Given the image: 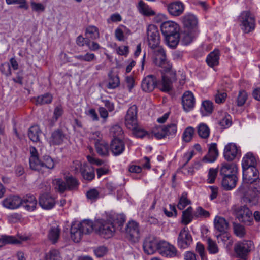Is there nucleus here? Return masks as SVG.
Masks as SVG:
<instances>
[{"label":"nucleus","instance_id":"4468645a","mask_svg":"<svg viewBox=\"0 0 260 260\" xmlns=\"http://www.w3.org/2000/svg\"><path fill=\"white\" fill-rule=\"evenodd\" d=\"M241 154L240 147L234 143H229L226 144L224 149L223 156L228 161H232Z\"/></svg>","mask_w":260,"mask_h":260},{"label":"nucleus","instance_id":"49530a36","mask_svg":"<svg viewBox=\"0 0 260 260\" xmlns=\"http://www.w3.org/2000/svg\"><path fill=\"white\" fill-rule=\"evenodd\" d=\"M109 82L107 85L108 89H115L120 85V80L117 75H114L112 72L108 74Z\"/></svg>","mask_w":260,"mask_h":260},{"label":"nucleus","instance_id":"2eb2a0df","mask_svg":"<svg viewBox=\"0 0 260 260\" xmlns=\"http://www.w3.org/2000/svg\"><path fill=\"white\" fill-rule=\"evenodd\" d=\"M143 247L146 254H153L156 251H159V241L154 237H148L144 241Z\"/></svg>","mask_w":260,"mask_h":260},{"label":"nucleus","instance_id":"39448f33","mask_svg":"<svg viewBox=\"0 0 260 260\" xmlns=\"http://www.w3.org/2000/svg\"><path fill=\"white\" fill-rule=\"evenodd\" d=\"M241 29L244 33L253 31L255 27V19L254 15L249 11L242 12L238 17Z\"/></svg>","mask_w":260,"mask_h":260},{"label":"nucleus","instance_id":"393cba45","mask_svg":"<svg viewBox=\"0 0 260 260\" xmlns=\"http://www.w3.org/2000/svg\"><path fill=\"white\" fill-rule=\"evenodd\" d=\"M21 200V205L27 210L32 211L36 209L37 205V201L33 195H26Z\"/></svg>","mask_w":260,"mask_h":260},{"label":"nucleus","instance_id":"f8f14e48","mask_svg":"<svg viewBox=\"0 0 260 260\" xmlns=\"http://www.w3.org/2000/svg\"><path fill=\"white\" fill-rule=\"evenodd\" d=\"M243 169L242 183L254 184L259 178V172L256 167Z\"/></svg>","mask_w":260,"mask_h":260},{"label":"nucleus","instance_id":"c85d7f7f","mask_svg":"<svg viewBox=\"0 0 260 260\" xmlns=\"http://www.w3.org/2000/svg\"><path fill=\"white\" fill-rule=\"evenodd\" d=\"M65 138V135L60 129H56L52 133L49 138L50 145H60L62 143Z\"/></svg>","mask_w":260,"mask_h":260},{"label":"nucleus","instance_id":"ddd939ff","mask_svg":"<svg viewBox=\"0 0 260 260\" xmlns=\"http://www.w3.org/2000/svg\"><path fill=\"white\" fill-rule=\"evenodd\" d=\"M192 239L187 227H184L180 232L177 239L178 246L181 249L187 248L191 243Z\"/></svg>","mask_w":260,"mask_h":260},{"label":"nucleus","instance_id":"b1692460","mask_svg":"<svg viewBox=\"0 0 260 260\" xmlns=\"http://www.w3.org/2000/svg\"><path fill=\"white\" fill-rule=\"evenodd\" d=\"M28 238L26 236H20L18 239L14 236H1L0 237V248L7 244H19L22 241H26Z\"/></svg>","mask_w":260,"mask_h":260},{"label":"nucleus","instance_id":"69168bd1","mask_svg":"<svg viewBox=\"0 0 260 260\" xmlns=\"http://www.w3.org/2000/svg\"><path fill=\"white\" fill-rule=\"evenodd\" d=\"M234 231L235 234L239 238H243L246 235V231L245 228L240 224H236L234 225Z\"/></svg>","mask_w":260,"mask_h":260},{"label":"nucleus","instance_id":"9b49d317","mask_svg":"<svg viewBox=\"0 0 260 260\" xmlns=\"http://www.w3.org/2000/svg\"><path fill=\"white\" fill-rule=\"evenodd\" d=\"M125 232L127 238L133 242H137L140 237L139 224L134 221H129L126 227Z\"/></svg>","mask_w":260,"mask_h":260},{"label":"nucleus","instance_id":"774afa93","mask_svg":"<svg viewBox=\"0 0 260 260\" xmlns=\"http://www.w3.org/2000/svg\"><path fill=\"white\" fill-rule=\"evenodd\" d=\"M218 173L217 169L210 168L209 170L207 181L208 183H213L217 177Z\"/></svg>","mask_w":260,"mask_h":260},{"label":"nucleus","instance_id":"bf43d9fd","mask_svg":"<svg viewBox=\"0 0 260 260\" xmlns=\"http://www.w3.org/2000/svg\"><path fill=\"white\" fill-rule=\"evenodd\" d=\"M46 260H61L59 252L55 249L49 251L45 256Z\"/></svg>","mask_w":260,"mask_h":260},{"label":"nucleus","instance_id":"a878e982","mask_svg":"<svg viewBox=\"0 0 260 260\" xmlns=\"http://www.w3.org/2000/svg\"><path fill=\"white\" fill-rule=\"evenodd\" d=\"M218 151L216 143H212L209 147L208 153L203 158V161L205 162H213L217 158Z\"/></svg>","mask_w":260,"mask_h":260},{"label":"nucleus","instance_id":"f257e3e1","mask_svg":"<svg viewBox=\"0 0 260 260\" xmlns=\"http://www.w3.org/2000/svg\"><path fill=\"white\" fill-rule=\"evenodd\" d=\"M237 193L241 201L250 206L256 205L260 194V184L242 183Z\"/></svg>","mask_w":260,"mask_h":260},{"label":"nucleus","instance_id":"79ce46f5","mask_svg":"<svg viewBox=\"0 0 260 260\" xmlns=\"http://www.w3.org/2000/svg\"><path fill=\"white\" fill-rule=\"evenodd\" d=\"M139 12L146 16H152L155 15V12L152 10L148 5L146 4L143 1H139L138 6Z\"/></svg>","mask_w":260,"mask_h":260},{"label":"nucleus","instance_id":"052dcab7","mask_svg":"<svg viewBox=\"0 0 260 260\" xmlns=\"http://www.w3.org/2000/svg\"><path fill=\"white\" fill-rule=\"evenodd\" d=\"M223 234L217 236L218 239L221 240L224 244L226 245L227 247L230 246L233 243V240L230 235L225 232H222Z\"/></svg>","mask_w":260,"mask_h":260},{"label":"nucleus","instance_id":"cd10ccee","mask_svg":"<svg viewBox=\"0 0 260 260\" xmlns=\"http://www.w3.org/2000/svg\"><path fill=\"white\" fill-rule=\"evenodd\" d=\"M95 147L100 155L107 156L109 155V145L104 140H97L95 142Z\"/></svg>","mask_w":260,"mask_h":260},{"label":"nucleus","instance_id":"e433bc0d","mask_svg":"<svg viewBox=\"0 0 260 260\" xmlns=\"http://www.w3.org/2000/svg\"><path fill=\"white\" fill-rule=\"evenodd\" d=\"M81 174L83 178L87 181H91L95 177L93 168L86 163L83 164V168Z\"/></svg>","mask_w":260,"mask_h":260},{"label":"nucleus","instance_id":"ea45409f","mask_svg":"<svg viewBox=\"0 0 260 260\" xmlns=\"http://www.w3.org/2000/svg\"><path fill=\"white\" fill-rule=\"evenodd\" d=\"M52 186L55 191L63 193L67 190L65 182L61 179L56 178L52 180Z\"/></svg>","mask_w":260,"mask_h":260},{"label":"nucleus","instance_id":"58836bf2","mask_svg":"<svg viewBox=\"0 0 260 260\" xmlns=\"http://www.w3.org/2000/svg\"><path fill=\"white\" fill-rule=\"evenodd\" d=\"M29 166L30 169L33 170L41 172V173H44V164L39 160L38 157L30 158Z\"/></svg>","mask_w":260,"mask_h":260},{"label":"nucleus","instance_id":"7ed1b4c3","mask_svg":"<svg viewBox=\"0 0 260 260\" xmlns=\"http://www.w3.org/2000/svg\"><path fill=\"white\" fill-rule=\"evenodd\" d=\"M254 248V244L252 241L243 240L234 244V251L236 257L248 259Z\"/></svg>","mask_w":260,"mask_h":260},{"label":"nucleus","instance_id":"423d86ee","mask_svg":"<svg viewBox=\"0 0 260 260\" xmlns=\"http://www.w3.org/2000/svg\"><path fill=\"white\" fill-rule=\"evenodd\" d=\"M177 124L171 123L166 125L159 126L152 131L154 136L158 139H161L166 136H174L177 133Z\"/></svg>","mask_w":260,"mask_h":260},{"label":"nucleus","instance_id":"412c9836","mask_svg":"<svg viewBox=\"0 0 260 260\" xmlns=\"http://www.w3.org/2000/svg\"><path fill=\"white\" fill-rule=\"evenodd\" d=\"M181 21L185 29L197 31L198 21L194 15L186 14L181 17Z\"/></svg>","mask_w":260,"mask_h":260},{"label":"nucleus","instance_id":"8fccbe9b","mask_svg":"<svg viewBox=\"0 0 260 260\" xmlns=\"http://www.w3.org/2000/svg\"><path fill=\"white\" fill-rule=\"evenodd\" d=\"M201 111L203 116L211 114L213 111V103L208 100L203 101L202 104Z\"/></svg>","mask_w":260,"mask_h":260},{"label":"nucleus","instance_id":"680f3d73","mask_svg":"<svg viewBox=\"0 0 260 260\" xmlns=\"http://www.w3.org/2000/svg\"><path fill=\"white\" fill-rule=\"evenodd\" d=\"M134 135L138 138H143L144 137H149L148 133L141 127L137 125L134 129H132Z\"/></svg>","mask_w":260,"mask_h":260},{"label":"nucleus","instance_id":"5fc2aeb1","mask_svg":"<svg viewBox=\"0 0 260 260\" xmlns=\"http://www.w3.org/2000/svg\"><path fill=\"white\" fill-rule=\"evenodd\" d=\"M207 249L209 253L215 254L219 252V249L216 242L210 238L207 239Z\"/></svg>","mask_w":260,"mask_h":260},{"label":"nucleus","instance_id":"603ef678","mask_svg":"<svg viewBox=\"0 0 260 260\" xmlns=\"http://www.w3.org/2000/svg\"><path fill=\"white\" fill-rule=\"evenodd\" d=\"M86 34L92 40H95L100 37L99 29L94 26H89L86 29Z\"/></svg>","mask_w":260,"mask_h":260},{"label":"nucleus","instance_id":"7c9ffc66","mask_svg":"<svg viewBox=\"0 0 260 260\" xmlns=\"http://www.w3.org/2000/svg\"><path fill=\"white\" fill-rule=\"evenodd\" d=\"M215 229L220 233L225 232L229 226V223L221 216H216L214 220Z\"/></svg>","mask_w":260,"mask_h":260},{"label":"nucleus","instance_id":"6e6d98bb","mask_svg":"<svg viewBox=\"0 0 260 260\" xmlns=\"http://www.w3.org/2000/svg\"><path fill=\"white\" fill-rule=\"evenodd\" d=\"M194 134V129L191 126L187 127L183 132L182 134V139L185 142H190Z\"/></svg>","mask_w":260,"mask_h":260},{"label":"nucleus","instance_id":"3c124183","mask_svg":"<svg viewBox=\"0 0 260 260\" xmlns=\"http://www.w3.org/2000/svg\"><path fill=\"white\" fill-rule=\"evenodd\" d=\"M197 132L199 136L202 138H207L210 134V129L205 123H200L197 127Z\"/></svg>","mask_w":260,"mask_h":260},{"label":"nucleus","instance_id":"aec40b11","mask_svg":"<svg viewBox=\"0 0 260 260\" xmlns=\"http://www.w3.org/2000/svg\"><path fill=\"white\" fill-rule=\"evenodd\" d=\"M161 31L164 36L174 34L179 32V28L178 25L172 21H168L163 22L160 26Z\"/></svg>","mask_w":260,"mask_h":260},{"label":"nucleus","instance_id":"c9c22d12","mask_svg":"<svg viewBox=\"0 0 260 260\" xmlns=\"http://www.w3.org/2000/svg\"><path fill=\"white\" fill-rule=\"evenodd\" d=\"M220 51L218 49H214L210 52L206 58L207 63L211 67L217 66L219 63Z\"/></svg>","mask_w":260,"mask_h":260},{"label":"nucleus","instance_id":"37998d69","mask_svg":"<svg viewBox=\"0 0 260 260\" xmlns=\"http://www.w3.org/2000/svg\"><path fill=\"white\" fill-rule=\"evenodd\" d=\"M165 37L167 45L171 48H175L178 44L180 36L178 32Z\"/></svg>","mask_w":260,"mask_h":260},{"label":"nucleus","instance_id":"f3484780","mask_svg":"<svg viewBox=\"0 0 260 260\" xmlns=\"http://www.w3.org/2000/svg\"><path fill=\"white\" fill-rule=\"evenodd\" d=\"M182 105L184 110L188 112L192 110L195 105V98L189 91L185 92L182 96Z\"/></svg>","mask_w":260,"mask_h":260},{"label":"nucleus","instance_id":"2f4dec72","mask_svg":"<svg viewBox=\"0 0 260 260\" xmlns=\"http://www.w3.org/2000/svg\"><path fill=\"white\" fill-rule=\"evenodd\" d=\"M150 48L153 50L154 62L155 64L158 61H163L166 58L165 51L159 44L156 45V47Z\"/></svg>","mask_w":260,"mask_h":260},{"label":"nucleus","instance_id":"a18cd8bd","mask_svg":"<svg viewBox=\"0 0 260 260\" xmlns=\"http://www.w3.org/2000/svg\"><path fill=\"white\" fill-rule=\"evenodd\" d=\"M192 208L189 207L185 210L183 211L182 216V222L185 225H187L192 220L194 216V213L192 212Z\"/></svg>","mask_w":260,"mask_h":260},{"label":"nucleus","instance_id":"13d9d810","mask_svg":"<svg viewBox=\"0 0 260 260\" xmlns=\"http://www.w3.org/2000/svg\"><path fill=\"white\" fill-rule=\"evenodd\" d=\"M110 134L114 138H120L122 137L123 132L121 127L118 125L112 126L110 129Z\"/></svg>","mask_w":260,"mask_h":260},{"label":"nucleus","instance_id":"864d4df0","mask_svg":"<svg viewBox=\"0 0 260 260\" xmlns=\"http://www.w3.org/2000/svg\"><path fill=\"white\" fill-rule=\"evenodd\" d=\"M74 58L81 61L91 62L96 59L94 54L87 52L84 55H78L74 56Z\"/></svg>","mask_w":260,"mask_h":260},{"label":"nucleus","instance_id":"dca6fc26","mask_svg":"<svg viewBox=\"0 0 260 260\" xmlns=\"http://www.w3.org/2000/svg\"><path fill=\"white\" fill-rule=\"evenodd\" d=\"M157 86L156 77L153 75H149L145 77L142 81V89L147 92L152 91Z\"/></svg>","mask_w":260,"mask_h":260},{"label":"nucleus","instance_id":"bb28decb","mask_svg":"<svg viewBox=\"0 0 260 260\" xmlns=\"http://www.w3.org/2000/svg\"><path fill=\"white\" fill-rule=\"evenodd\" d=\"M257 164L256 158L254 154L251 152L247 153L242 158V168L254 167Z\"/></svg>","mask_w":260,"mask_h":260},{"label":"nucleus","instance_id":"0e129e2a","mask_svg":"<svg viewBox=\"0 0 260 260\" xmlns=\"http://www.w3.org/2000/svg\"><path fill=\"white\" fill-rule=\"evenodd\" d=\"M247 99V94L244 90H240L237 98V105L238 106H243Z\"/></svg>","mask_w":260,"mask_h":260},{"label":"nucleus","instance_id":"473e14b6","mask_svg":"<svg viewBox=\"0 0 260 260\" xmlns=\"http://www.w3.org/2000/svg\"><path fill=\"white\" fill-rule=\"evenodd\" d=\"M196 34V30L185 29L183 32L179 35L181 42L185 45L190 44L195 37Z\"/></svg>","mask_w":260,"mask_h":260},{"label":"nucleus","instance_id":"09e8293b","mask_svg":"<svg viewBox=\"0 0 260 260\" xmlns=\"http://www.w3.org/2000/svg\"><path fill=\"white\" fill-rule=\"evenodd\" d=\"M60 229L58 226L52 227L49 231L48 237L49 239L54 244L58 241L60 236Z\"/></svg>","mask_w":260,"mask_h":260},{"label":"nucleus","instance_id":"20e7f679","mask_svg":"<svg viewBox=\"0 0 260 260\" xmlns=\"http://www.w3.org/2000/svg\"><path fill=\"white\" fill-rule=\"evenodd\" d=\"M115 230L114 223L110 220L100 219L96 220L94 222L95 231L106 238L112 237Z\"/></svg>","mask_w":260,"mask_h":260},{"label":"nucleus","instance_id":"4d7b16f0","mask_svg":"<svg viewBox=\"0 0 260 260\" xmlns=\"http://www.w3.org/2000/svg\"><path fill=\"white\" fill-rule=\"evenodd\" d=\"M191 203V201L188 199L187 193L184 192L180 198L177 207L180 210L184 209L187 205Z\"/></svg>","mask_w":260,"mask_h":260},{"label":"nucleus","instance_id":"9d476101","mask_svg":"<svg viewBox=\"0 0 260 260\" xmlns=\"http://www.w3.org/2000/svg\"><path fill=\"white\" fill-rule=\"evenodd\" d=\"M147 38L150 48L156 47L160 44V36L158 28L153 24L148 25Z\"/></svg>","mask_w":260,"mask_h":260},{"label":"nucleus","instance_id":"e2e57ef3","mask_svg":"<svg viewBox=\"0 0 260 260\" xmlns=\"http://www.w3.org/2000/svg\"><path fill=\"white\" fill-rule=\"evenodd\" d=\"M52 97L51 94L46 93L44 95L39 96L36 100L37 104H46L50 103L52 102Z\"/></svg>","mask_w":260,"mask_h":260},{"label":"nucleus","instance_id":"72a5a7b5","mask_svg":"<svg viewBox=\"0 0 260 260\" xmlns=\"http://www.w3.org/2000/svg\"><path fill=\"white\" fill-rule=\"evenodd\" d=\"M237 180L236 175L223 177L222 181V186L226 190H231L235 187Z\"/></svg>","mask_w":260,"mask_h":260},{"label":"nucleus","instance_id":"f704fd0d","mask_svg":"<svg viewBox=\"0 0 260 260\" xmlns=\"http://www.w3.org/2000/svg\"><path fill=\"white\" fill-rule=\"evenodd\" d=\"M71 237L76 243L79 242L84 235L83 232L77 223H73L70 229Z\"/></svg>","mask_w":260,"mask_h":260},{"label":"nucleus","instance_id":"4c0bfd02","mask_svg":"<svg viewBox=\"0 0 260 260\" xmlns=\"http://www.w3.org/2000/svg\"><path fill=\"white\" fill-rule=\"evenodd\" d=\"M77 223L84 234H88L94 230V223L89 220H84Z\"/></svg>","mask_w":260,"mask_h":260},{"label":"nucleus","instance_id":"c03bdc74","mask_svg":"<svg viewBox=\"0 0 260 260\" xmlns=\"http://www.w3.org/2000/svg\"><path fill=\"white\" fill-rule=\"evenodd\" d=\"M67 190H72L77 188L79 185L78 180L71 175L64 177Z\"/></svg>","mask_w":260,"mask_h":260},{"label":"nucleus","instance_id":"6ab92c4d","mask_svg":"<svg viewBox=\"0 0 260 260\" xmlns=\"http://www.w3.org/2000/svg\"><path fill=\"white\" fill-rule=\"evenodd\" d=\"M3 206L10 209L19 208L22 204V200L17 196H10L2 201Z\"/></svg>","mask_w":260,"mask_h":260},{"label":"nucleus","instance_id":"1a4fd4ad","mask_svg":"<svg viewBox=\"0 0 260 260\" xmlns=\"http://www.w3.org/2000/svg\"><path fill=\"white\" fill-rule=\"evenodd\" d=\"M159 253L166 257H174L177 256L178 250L173 245L165 241H159Z\"/></svg>","mask_w":260,"mask_h":260},{"label":"nucleus","instance_id":"0eeeda50","mask_svg":"<svg viewBox=\"0 0 260 260\" xmlns=\"http://www.w3.org/2000/svg\"><path fill=\"white\" fill-rule=\"evenodd\" d=\"M176 80V72H172L171 76L168 75H161V80L158 83L157 87L160 90L169 93L173 88L172 83Z\"/></svg>","mask_w":260,"mask_h":260},{"label":"nucleus","instance_id":"6e6552de","mask_svg":"<svg viewBox=\"0 0 260 260\" xmlns=\"http://www.w3.org/2000/svg\"><path fill=\"white\" fill-rule=\"evenodd\" d=\"M137 107L135 105L131 106L127 110L125 117V124L129 129H134L138 125Z\"/></svg>","mask_w":260,"mask_h":260},{"label":"nucleus","instance_id":"c756f323","mask_svg":"<svg viewBox=\"0 0 260 260\" xmlns=\"http://www.w3.org/2000/svg\"><path fill=\"white\" fill-rule=\"evenodd\" d=\"M237 171V167L236 165L233 163L223 164L220 168V174L223 176V177L236 175Z\"/></svg>","mask_w":260,"mask_h":260},{"label":"nucleus","instance_id":"5701e85b","mask_svg":"<svg viewBox=\"0 0 260 260\" xmlns=\"http://www.w3.org/2000/svg\"><path fill=\"white\" fill-rule=\"evenodd\" d=\"M167 9L170 15L178 16L183 12L184 6L181 2L176 1L169 4L167 6Z\"/></svg>","mask_w":260,"mask_h":260},{"label":"nucleus","instance_id":"4be33fe9","mask_svg":"<svg viewBox=\"0 0 260 260\" xmlns=\"http://www.w3.org/2000/svg\"><path fill=\"white\" fill-rule=\"evenodd\" d=\"M110 150L114 155H119L125 150V144L120 139L114 138L110 144Z\"/></svg>","mask_w":260,"mask_h":260},{"label":"nucleus","instance_id":"a19ab883","mask_svg":"<svg viewBox=\"0 0 260 260\" xmlns=\"http://www.w3.org/2000/svg\"><path fill=\"white\" fill-rule=\"evenodd\" d=\"M41 134V132L39 126L35 125L30 127L28 132V136L32 141L37 142L40 141L39 137Z\"/></svg>","mask_w":260,"mask_h":260},{"label":"nucleus","instance_id":"de8ad7c7","mask_svg":"<svg viewBox=\"0 0 260 260\" xmlns=\"http://www.w3.org/2000/svg\"><path fill=\"white\" fill-rule=\"evenodd\" d=\"M156 65L160 67L162 69V75H168L171 76V73L172 72H175L172 70V65L169 61L166 58L163 61L157 62L155 63Z\"/></svg>","mask_w":260,"mask_h":260},{"label":"nucleus","instance_id":"338daca9","mask_svg":"<svg viewBox=\"0 0 260 260\" xmlns=\"http://www.w3.org/2000/svg\"><path fill=\"white\" fill-rule=\"evenodd\" d=\"M194 216L196 218H206L209 217L210 213L208 211L204 210L202 207H198L194 212Z\"/></svg>","mask_w":260,"mask_h":260},{"label":"nucleus","instance_id":"f03ea898","mask_svg":"<svg viewBox=\"0 0 260 260\" xmlns=\"http://www.w3.org/2000/svg\"><path fill=\"white\" fill-rule=\"evenodd\" d=\"M247 205L246 204L234 205L231 207V211L240 222L247 225H250L253 221V216L251 211Z\"/></svg>","mask_w":260,"mask_h":260},{"label":"nucleus","instance_id":"a211bd4d","mask_svg":"<svg viewBox=\"0 0 260 260\" xmlns=\"http://www.w3.org/2000/svg\"><path fill=\"white\" fill-rule=\"evenodd\" d=\"M39 204L43 209L50 210L52 209L56 204L55 199L48 193H44L40 196Z\"/></svg>","mask_w":260,"mask_h":260}]
</instances>
